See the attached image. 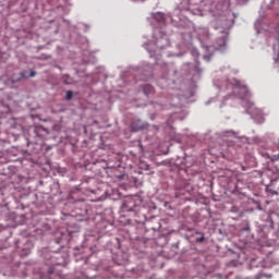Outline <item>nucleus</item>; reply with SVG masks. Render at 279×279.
<instances>
[{"label":"nucleus","mask_w":279,"mask_h":279,"mask_svg":"<svg viewBox=\"0 0 279 279\" xmlns=\"http://www.w3.org/2000/svg\"><path fill=\"white\" fill-rule=\"evenodd\" d=\"M214 29L220 34L218 36L216 44L214 46H207L206 51L209 54H204L203 59L206 62H210V59L213 57V51H221L223 52L228 45V35L230 34V26L232 25V22L228 19L222 20H216L213 22Z\"/></svg>","instance_id":"obj_1"},{"label":"nucleus","mask_w":279,"mask_h":279,"mask_svg":"<svg viewBox=\"0 0 279 279\" xmlns=\"http://www.w3.org/2000/svg\"><path fill=\"white\" fill-rule=\"evenodd\" d=\"M171 43L169 41V36H167V33L157 26L153 32V40L144 44V49L148 51L150 58H155L156 64H159L158 60H160L162 51L168 49Z\"/></svg>","instance_id":"obj_2"},{"label":"nucleus","mask_w":279,"mask_h":279,"mask_svg":"<svg viewBox=\"0 0 279 279\" xmlns=\"http://www.w3.org/2000/svg\"><path fill=\"white\" fill-rule=\"evenodd\" d=\"M214 86L220 90V97L222 99H227L228 95H234L239 99H245L250 95L247 87L236 81V78H232V82H230V78H217L214 81Z\"/></svg>","instance_id":"obj_3"},{"label":"nucleus","mask_w":279,"mask_h":279,"mask_svg":"<svg viewBox=\"0 0 279 279\" xmlns=\"http://www.w3.org/2000/svg\"><path fill=\"white\" fill-rule=\"evenodd\" d=\"M243 108H245L247 114H251L252 119L254 121H257V123H264L265 118L263 117V111L260 109L255 108L254 104L247 100L242 101Z\"/></svg>","instance_id":"obj_4"},{"label":"nucleus","mask_w":279,"mask_h":279,"mask_svg":"<svg viewBox=\"0 0 279 279\" xmlns=\"http://www.w3.org/2000/svg\"><path fill=\"white\" fill-rule=\"evenodd\" d=\"M194 33L196 34L201 45H204L206 40H210V32L206 26L194 27Z\"/></svg>","instance_id":"obj_5"},{"label":"nucleus","mask_w":279,"mask_h":279,"mask_svg":"<svg viewBox=\"0 0 279 279\" xmlns=\"http://www.w3.org/2000/svg\"><path fill=\"white\" fill-rule=\"evenodd\" d=\"M135 71L142 75L141 80H151L154 75V68L150 64H146L142 68H135Z\"/></svg>","instance_id":"obj_6"},{"label":"nucleus","mask_w":279,"mask_h":279,"mask_svg":"<svg viewBox=\"0 0 279 279\" xmlns=\"http://www.w3.org/2000/svg\"><path fill=\"white\" fill-rule=\"evenodd\" d=\"M221 136L222 138H235L234 143H250V138L245 136L239 137L238 133L234 131H223Z\"/></svg>","instance_id":"obj_7"},{"label":"nucleus","mask_w":279,"mask_h":279,"mask_svg":"<svg viewBox=\"0 0 279 279\" xmlns=\"http://www.w3.org/2000/svg\"><path fill=\"white\" fill-rule=\"evenodd\" d=\"M190 75L192 82H197L202 77V69L199 68V64L191 66Z\"/></svg>","instance_id":"obj_8"},{"label":"nucleus","mask_w":279,"mask_h":279,"mask_svg":"<svg viewBox=\"0 0 279 279\" xmlns=\"http://www.w3.org/2000/svg\"><path fill=\"white\" fill-rule=\"evenodd\" d=\"M147 128V122H143L141 120H135L131 123V131L132 132H141Z\"/></svg>","instance_id":"obj_9"},{"label":"nucleus","mask_w":279,"mask_h":279,"mask_svg":"<svg viewBox=\"0 0 279 279\" xmlns=\"http://www.w3.org/2000/svg\"><path fill=\"white\" fill-rule=\"evenodd\" d=\"M151 19L153 21H156V23H158L160 27H162L167 23V19L165 17V14H162L161 12L153 13Z\"/></svg>","instance_id":"obj_10"},{"label":"nucleus","mask_w":279,"mask_h":279,"mask_svg":"<svg viewBox=\"0 0 279 279\" xmlns=\"http://www.w3.org/2000/svg\"><path fill=\"white\" fill-rule=\"evenodd\" d=\"M27 77H36V71H23L20 73V77L15 78L13 82H21V80H27Z\"/></svg>","instance_id":"obj_11"},{"label":"nucleus","mask_w":279,"mask_h":279,"mask_svg":"<svg viewBox=\"0 0 279 279\" xmlns=\"http://www.w3.org/2000/svg\"><path fill=\"white\" fill-rule=\"evenodd\" d=\"M134 208H136V204L134 203V199L129 198L123 204V210H128L129 213H133Z\"/></svg>","instance_id":"obj_12"},{"label":"nucleus","mask_w":279,"mask_h":279,"mask_svg":"<svg viewBox=\"0 0 279 279\" xmlns=\"http://www.w3.org/2000/svg\"><path fill=\"white\" fill-rule=\"evenodd\" d=\"M143 93L146 95V97H149V95H154V86L150 84L143 85Z\"/></svg>","instance_id":"obj_13"},{"label":"nucleus","mask_w":279,"mask_h":279,"mask_svg":"<svg viewBox=\"0 0 279 279\" xmlns=\"http://www.w3.org/2000/svg\"><path fill=\"white\" fill-rule=\"evenodd\" d=\"M189 97H193V92H189L185 94H177V97H174L173 99H179V101H182V99H189Z\"/></svg>","instance_id":"obj_14"},{"label":"nucleus","mask_w":279,"mask_h":279,"mask_svg":"<svg viewBox=\"0 0 279 279\" xmlns=\"http://www.w3.org/2000/svg\"><path fill=\"white\" fill-rule=\"evenodd\" d=\"M170 21L174 23V25H177L178 27H182V17L178 15H172L170 16Z\"/></svg>","instance_id":"obj_15"},{"label":"nucleus","mask_w":279,"mask_h":279,"mask_svg":"<svg viewBox=\"0 0 279 279\" xmlns=\"http://www.w3.org/2000/svg\"><path fill=\"white\" fill-rule=\"evenodd\" d=\"M76 215H80V217H82L80 221H88V209H84L81 213H76Z\"/></svg>","instance_id":"obj_16"},{"label":"nucleus","mask_w":279,"mask_h":279,"mask_svg":"<svg viewBox=\"0 0 279 279\" xmlns=\"http://www.w3.org/2000/svg\"><path fill=\"white\" fill-rule=\"evenodd\" d=\"M63 82L64 84H73V80H71L69 74H63Z\"/></svg>","instance_id":"obj_17"},{"label":"nucleus","mask_w":279,"mask_h":279,"mask_svg":"<svg viewBox=\"0 0 279 279\" xmlns=\"http://www.w3.org/2000/svg\"><path fill=\"white\" fill-rule=\"evenodd\" d=\"M34 132L37 136H40V132H45V128H34Z\"/></svg>","instance_id":"obj_18"},{"label":"nucleus","mask_w":279,"mask_h":279,"mask_svg":"<svg viewBox=\"0 0 279 279\" xmlns=\"http://www.w3.org/2000/svg\"><path fill=\"white\" fill-rule=\"evenodd\" d=\"M65 99H66L68 101H71V99H73V92L68 90V92H66V95H65Z\"/></svg>","instance_id":"obj_19"},{"label":"nucleus","mask_w":279,"mask_h":279,"mask_svg":"<svg viewBox=\"0 0 279 279\" xmlns=\"http://www.w3.org/2000/svg\"><path fill=\"white\" fill-rule=\"evenodd\" d=\"M171 117L174 118V119H180V121H182L185 116H179L178 111H177V112L172 113Z\"/></svg>","instance_id":"obj_20"},{"label":"nucleus","mask_w":279,"mask_h":279,"mask_svg":"<svg viewBox=\"0 0 279 279\" xmlns=\"http://www.w3.org/2000/svg\"><path fill=\"white\" fill-rule=\"evenodd\" d=\"M268 158H270V160H272V162H278L279 161V154L272 155L271 157L268 156Z\"/></svg>","instance_id":"obj_21"},{"label":"nucleus","mask_w":279,"mask_h":279,"mask_svg":"<svg viewBox=\"0 0 279 279\" xmlns=\"http://www.w3.org/2000/svg\"><path fill=\"white\" fill-rule=\"evenodd\" d=\"M191 53L192 56H194V58H197V56H199V52L197 51V49H192Z\"/></svg>","instance_id":"obj_22"},{"label":"nucleus","mask_w":279,"mask_h":279,"mask_svg":"<svg viewBox=\"0 0 279 279\" xmlns=\"http://www.w3.org/2000/svg\"><path fill=\"white\" fill-rule=\"evenodd\" d=\"M204 235L197 239V243H204Z\"/></svg>","instance_id":"obj_23"},{"label":"nucleus","mask_w":279,"mask_h":279,"mask_svg":"<svg viewBox=\"0 0 279 279\" xmlns=\"http://www.w3.org/2000/svg\"><path fill=\"white\" fill-rule=\"evenodd\" d=\"M155 108H156V110H162V106L161 105H155Z\"/></svg>","instance_id":"obj_24"},{"label":"nucleus","mask_w":279,"mask_h":279,"mask_svg":"<svg viewBox=\"0 0 279 279\" xmlns=\"http://www.w3.org/2000/svg\"><path fill=\"white\" fill-rule=\"evenodd\" d=\"M244 232H250V225H246V227H244Z\"/></svg>","instance_id":"obj_25"},{"label":"nucleus","mask_w":279,"mask_h":279,"mask_svg":"<svg viewBox=\"0 0 279 279\" xmlns=\"http://www.w3.org/2000/svg\"><path fill=\"white\" fill-rule=\"evenodd\" d=\"M253 142H255V143H260V140H259L258 137H254V138H253Z\"/></svg>","instance_id":"obj_26"},{"label":"nucleus","mask_w":279,"mask_h":279,"mask_svg":"<svg viewBox=\"0 0 279 279\" xmlns=\"http://www.w3.org/2000/svg\"><path fill=\"white\" fill-rule=\"evenodd\" d=\"M167 69H169L168 71H169V73H171V68L170 66L163 68V71H167Z\"/></svg>","instance_id":"obj_27"},{"label":"nucleus","mask_w":279,"mask_h":279,"mask_svg":"<svg viewBox=\"0 0 279 279\" xmlns=\"http://www.w3.org/2000/svg\"><path fill=\"white\" fill-rule=\"evenodd\" d=\"M275 62H279V53L275 57Z\"/></svg>","instance_id":"obj_28"},{"label":"nucleus","mask_w":279,"mask_h":279,"mask_svg":"<svg viewBox=\"0 0 279 279\" xmlns=\"http://www.w3.org/2000/svg\"><path fill=\"white\" fill-rule=\"evenodd\" d=\"M163 80H167V76L163 75V76L161 77V82H163Z\"/></svg>","instance_id":"obj_29"},{"label":"nucleus","mask_w":279,"mask_h":279,"mask_svg":"<svg viewBox=\"0 0 279 279\" xmlns=\"http://www.w3.org/2000/svg\"><path fill=\"white\" fill-rule=\"evenodd\" d=\"M76 204H82V205L84 206V202H78V203H76Z\"/></svg>","instance_id":"obj_30"},{"label":"nucleus","mask_w":279,"mask_h":279,"mask_svg":"<svg viewBox=\"0 0 279 279\" xmlns=\"http://www.w3.org/2000/svg\"><path fill=\"white\" fill-rule=\"evenodd\" d=\"M228 71H230V68H228V69L226 70V73H228Z\"/></svg>","instance_id":"obj_31"},{"label":"nucleus","mask_w":279,"mask_h":279,"mask_svg":"<svg viewBox=\"0 0 279 279\" xmlns=\"http://www.w3.org/2000/svg\"><path fill=\"white\" fill-rule=\"evenodd\" d=\"M119 179L122 180V179H123V175H120Z\"/></svg>","instance_id":"obj_32"},{"label":"nucleus","mask_w":279,"mask_h":279,"mask_svg":"<svg viewBox=\"0 0 279 279\" xmlns=\"http://www.w3.org/2000/svg\"><path fill=\"white\" fill-rule=\"evenodd\" d=\"M27 245H28V246L32 245V242H27Z\"/></svg>","instance_id":"obj_33"},{"label":"nucleus","mask_w":279,"mask_h":279,"mask_svg":"<svg viewBox=\"0 0 279 279\" xmlns=\"http://www.w3.org/2000/svg\"><path fill=\"white\" fill-rule=\"evenodd\" d=\"M25 254H29V250H27V251L25 252Z\"/></svg>","instance_id":"obj_34"},{"label":"nucleus","mask_w":279,"mask_h":279,"mask_svg":"<svg viewBox=\"0 0 279 279\" xmlns=\"http://www.w3.org/2000/svg\"><path fill=\"white\" fill-rule=\"evenodd\" d=\"M210 101H213V99H211V100H209V101H207L206 104L208 105V104H210Z\"/></svg>","instance_id":"obj_35"},{"label":"nucleus","mask_w":279,"mask_h":279,"mask_svg":"<svg viewBox=\"0 0 279 279\" xmlns=\"http://www.w3.org/2000/svg\"><path fill=\"white\" fill-rule=\"evenodd\" d=\"M275 195H278V192H272Z\"/></svg>","instance_id":"obj_36"},{"label":"nucleus","mask_w":279,"mask_h":279,"mask_svg":"<svg viewBox=\"0 0 279 279\" xmlns=\"http://www.w3.org/2000/svg\"><path fill=\"white\" fill-rule=\"evenodd\" d=\"M161 88H166V85H162Z\"/></svg>","instance_id":"obj_37"},{"label":"nucleus","mask_w":279,"mask_h":279,"mask_svg":"<svg viewBox=\"0 0 279 279\" xmlns=\"http://www.w3.org/2000/svg\"><path fill=\"white\" fill-rule=\"evenodd\" d=\"M233 73H236V71H233Z\"/></svg>","instance_id":"obj_38"}]
</instances>
